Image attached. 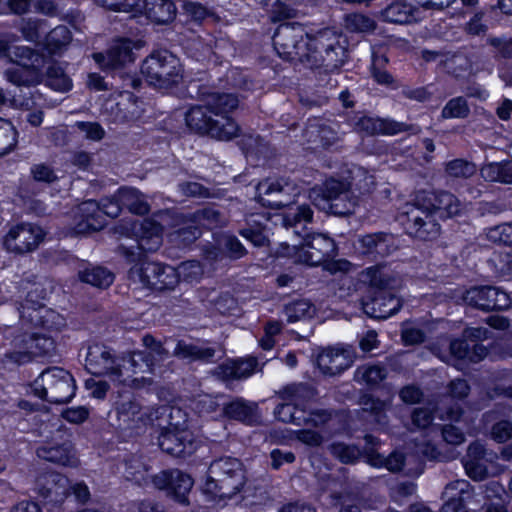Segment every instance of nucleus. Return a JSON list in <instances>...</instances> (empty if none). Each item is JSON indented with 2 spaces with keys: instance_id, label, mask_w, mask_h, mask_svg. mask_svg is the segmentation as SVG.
<instances>
[{
  "instance_id": "nucleus-1",
  "label": "nucleus",
  "mask_w": 512,
  "mask_h": 512,
  "mask_svg": "<svg viewBox=\"0 0 512 512\" xmlns=\"http://www.w3.org/2000/svg\"><path fill=\"white\" fill-rule=\"evenodd\" d=\"M147 352H133L128 356L116 357L111 351L100 344L89 346L86 356V368L93 374L107 377L117 386L128 388H143L151 384V379L145 373L153 370L154 362L164 359L165 349L152 336L143 337Z\"/></svg>"
},
{
  "instance_id": "nucleus-2",
  "label": "nucleus",
  "mask_w": 512,
  "mask_h": 512,
  "mask_svg": "<svg viewBox=\"0 0 512 512\" xmlns=\"http://www.w3.org/2000/svg\"><path fill=\"white\" fill-rule=\"evenodd\" d=\"M339 39L340 35L330 28L312 35L301 25L286 23L277 28L273 44L283 59H298L311 67L324 65L327 69H333L341 66L345 60V50Z\"/></svg>"
},
{
  "instance_id": "nucleus-3",
  "label": "nucleus",
  "mask_w": 512,
  "mask_h": 512,
  "mask_svg": "<svg viewBox=\"0 0 512 512\" xmlns=\"http://www.w3.org/2000/svg\"><path fill=\"white\" fill-rule=\"evenodd\" d=\"M460 211L461 204L452 194L421 191L415 195L414 203L400 209L398 220L410 235L432 240L440 231L436 218L452 217Z\"/></svg>"
},
{
  "instance_id": "nucleus-4",
  "label": "nucleus",
  "mask_w": 512,
  "mask_h": 512,
  "mask_svg": "<svg viewBox=\"0 0 512 512\" xmlns=\"http://www.w3.org/2000/svg\"><path fill=\"white\" fill-rule=\"evenodd\" d=\"M238 106V99L231 94L213 93L208 96L205 106H195L186 113L189 128L207 133L219 140H230L237 136L238 125L228 113Z\"/></svg>"
},
{
  "instance_id": "nucleus-5",
  "label": "nucleus",
  "mask_w": 512,
  "mask_h": 512,
  "mask_svg": "<svg viewBox=\"0 0 512 512\" xmlns=\"http://www.w3.org/2000/svg\"><path fill=\"white\" fill-rule=\"evenodd\" d=\"M245 473L242 464L235 458H221L214 461L208 470V476L202 485L203 493L217 505L233 499L242 491Z\"/></svg>"
},
{
  "instance_id": "nucleus-6",
  "label": "nucleus",
  "mask_w": 512,
  "mask_h": 512,
  "mask_svg": "<svg viewBox=\"0 0 512 512\" xmlns=\"http://www.w3.org/2000/svg\"><path fill=\"white\" fill-rule=\"evenodd\" d=\"M285 255L294 259L295 262L307 265H318L324 263L325 270L331 274L349 273L353 266L345 259L325 260L335 251L334 240L324 234L307 235L303 242L292 247L286 246Z\"/></svg>"
},
{
  "instance_id": "nucleus-7",
  "label": "nucleus",
  "mask_w": 512,
  "mask_h": 512,
  "mask_svg": "<svg viewBox=\"0 0 512 512\" xmlns=\"http://www.w3.org/2000/svg\"><path fill=\"white\" fill-rule=\"evenodd\" d=\"M8 55L14 66L7 70L6 76L11 83L21 85H32L40 82L44 58L25 46H8L7 41L0 39V57Z\"/></svg>"
},
{
  "instance_id": "nucleus-8",
  "label": "nucleus",
  "mask_w": 512,
  "mask_h": 512,
  "mask_svg": "<svg viewBox=\"0 0 512 512\" xmlns=\"http://www.w3.org/2000/svg\"><path fill=\"white\" fill-rule=\"evenodd\" d=\"M310 395L311 391L303 385L287 387L281 395L283 403L278 404L275 408L276 418L282 422L296 425L318 426L326 423L330 415L325 411L312 412L309 417L306 416V411L301 406Z\"/></svg>"
},
{
  "instance_id": "nucleus-9",
  "label": "nucleus",
  "mask_w": 512,
  "mask_h": 512,
  "mask_svg": "<svg viewBox=\"0 0 512 512\" xmlns=\"http://www.w3.org/2000/svg\"><path fill=\"white\" fill-rule=\"evenodd\" d=\"M35 396L51 403H66L75 395L76 385L72 375L59 367L43 371L31 384Z\"/></svg>"
},
{
  "instance_id": "nucleus-10",
  "label": "nucleus",
  "mask_w": 512,
  "mask_h": 512,
  "mask_svg": "<svg viewBox=\"0 0 512 512\" xmlns=\"http://www.w3.org/2000/svg\"><path fill=\"white\" fill-rule=\"evenodd\" d=\"M349 186V183L329 179L323 187L312 188L309 198L319 210L339 216L348 215L356 207V199L352 197Z\"/></svg>"
},
{
  "instance_id": "nucleus-11",
  "label": "nucleus",
  "mask_w": 512,
  "mask_h": 512,
  "mask_svg": "<svg viewBox=\"0 0 512 512\" xmlns=\"http://www.w3.org/2000/svg\"><path fill=\"white\" fill-rule=\"evenodd\" d=\"M141 72L150 85L160 89L177 84L183 76L180 60L166 50L154 52L147 57Z\"/></svg>"
},
{
  "instance_id": "nucleus-12",
  "label": "nucleus",
  "mask_w": 512,
  "mask_h": 512,
  "mask_svg": "<svg viewBox=\"0 0 512 512\" xmlns=\"http://www.w3.org/2000/svg\"><path fill=\"white\" fill-rule=\"evenodd\" d=\"M122 207L118 193L112 199L104 200L101 206L93 200L85 201L73 211L71 229L75 233L99 230L105 225L104 216L117 217Z\"/></svg>"
},
{
  "instance_id": "nucleus-13",
  "label": "nucleus",
  "mask_w": 512,
  "mask_h": 512,
  "mask_svg": "<svg viewBox=\"0 0 512 512\" xmlns=\"http://www.w3.org/2000/svg\"><path fill=\"white\" fill-rule=\"evenodd\" d=\"M170 422L161 431L158 443L160 448L173 456L181 457L189 455L196 450V442L193 433L188 429L187 421L180 422L182 411L178 408H171Z\"/></svg>"
},
{
  "instance_id": "nucleus-14",
  "label": "nucleus",
  "mask_w": 512,
  "mask_h": 512,
  "mask_svg": "<svg viewBox=\"0 0 512 512\" xmlns=\"http://www.w3.org/2000/svg\"><path fill=\"white\" fill-rule=\"evenodd\" d=\"M129 279L135 288L164 290L172 289L178 284L179 274L174 267L144 262L130 270Z\"/></svg>"
},
{
  "instance_id": "nucleus-15",
  "label": "nucleus",
  "mask_w": 512,
  "mask_h": 512,
  "mask_svg": "<svg viewBox=\"0 0 512 512\" xmlns=\"http://www.w3.org/2000/svg\"><path fill=\"white\" fill-rule=\"evenodd\" d=\"M166 408L160 407L153 412L149 408H142L135 400L124 401L116 408L117 428L129 431L131 435H138L144 432L149 425H153V415L158 419L163 415Z\"/></svg>"
},
{
  "instance_id": "nucleus-16",
  "label": "nucleus",
  "mask_w": 512,
  "mask_h": 512,
  "mask_svg": "<svg viewBox=\"0 0 512 512\" xmlns=\"http://www.w3.org/2000/svg\"><path fill=\"white\" fill-rule=\"evenodd\" d=\"M496 459L495 452L486 450L479 442H474L469 445L462 462L466 474L471 479L482 481L488 476H494L502 472V469L496 463Z\"/></svg>"
},
{
  "instance_id": "nucleus-17",
  "label": "nucleus",
  "mask_w": 512,
  "mask_h": 512,
  "mask_svg": "<svg viewBox=\"0 0 512 512\" xmlns=\"http://www.w3.org/2000/svg\"><path fill=\"white\" fill-rule=\"evenodd\" d=\"M45 237L44 230L32 223L12 225L3 238L4 247L11 252L26 253L38 247Z\"/></svg>"
},
{
  "instance_id": "nucleus-18",
  "label": "nucleus",
  "mask_w": 512,
  "mask_h": 512,
  "mask_svg": "<svg viewBox=\"0 0 512 512\" xmlns=\"http://www.w3.org/2000/svg\"><path fill=\"white\" fill-rule=\"evenodd\" d=\"M299 188L286 179H267L257 186L259 202L263 206L280 208L289 205L299 194Z\"/></svg>"
},
{
  "instance_id": "nucleus-19",
  "label": "nucleus",
  "mask_w": 512,
  "mask_h": 512,
  "mask_svg": "<svg viewBox=\"0 0 512 512\" xmlns=\"http://www.w3.org/2000/svg\"><path fill=\"white\" fill-rule=\"evenodd\" d=\"M463 301L482 310L507 309L512 305L510 295L497 287H474L466 291Z\"/></svg>"
},
{
  "instance_id": "nucleus-20",
  "label": "nucleus",
  "mask_w": 512,
  "mask_h": 512,
  "mask_svg": "<svg viewBox=\"0 0 512 512\" xmlns=\"http://www.w3.org/2000/svg\"><path fill=\"white\" fill-rule=\"evenodd\" d=\"M154 486L164 490L168 495L181 503H185L194 481L190 475L179 470L161 471L152 477Z\"/></svg>"
},
{
  "instance_id": "nucleus-21",
  "label": "nucleus",
  "mask_w": 512,
  "mask_h": 512,
  "mask_svg": "<svg viewBox=\"0 0 512 512\" xmlns=\"http://www.w3.org/2000/svg\"><path fill=\"white\" fill-rule=\"evenodd\" d=\"M218 216V212L214 209H204L193 214L192 218L189 220L183 218V226L169 235L170 240L178 246H186L200 235L196 224L211 227L217 222Z\"/></svg>"
},
{
  "instance_id": "nucleus-22",
  "label": "nucleus",
  "mask_w": 512,
  "mask_h": 512,
  "mask_svg": "<svg viewBox=\"0 0 512 512\" xmlns=\"http://www.w3.org/2000/svg\"><path fill=\"white\" fill-rule=\"evenodd\" d=\"M140 45L128 39L114 40L106 54L95 53L93 58L102 69H116L134 60V50Z\"/></svg>"
},
{
  "instance_id": "nucleus-23",
  "label": "nucleus",
  "mask_w": 512,
  "mask_h": 512,
  "mask_svg": "<svg viewBox=\"0 0 512 512\" xmlns=\"http://www.w3.org/2000/svg\"><path fill=\"white\" fill-rule=\"evenodd\" d=\"M23 325H31L33 328L42 327L49 333L60 329L64 325L63 317L44 306L23 305L20 311Z\"/></svg>"
},
{
  "instance_id": "nucleus-24",
  "label": "nucleus",
  "mask_w": 512,
  "mask_h": 512,
  "mask_svg": "<svg viewBox=\"0 0 512 512\" xmlns=\"http://www.w3.org/2000/svg\"><path fill=\"white\" fill-rule=\"evenodd\" d=\"M354 361L350 347H331L324 349L317 357V365L323 374L335 375L349 368Z\"/></svg>"
},
{
  "instance_id": "nucleus-25",
  "label": "nucleus",
  "mask_w": 512,
  "mask_h": 512,
  "mask_svg": "<svg viewBox=\"0 0 512 512\" xmlns=\"http://www.w3.org/2000/svg\"><path fill=\"white\" fill-rule=\"evenodd\" d=\"M54 349V340L51 334L46 335L33 331L29 339H23L19 343V351L10 357L17 363H23L31 357L43 356Z\"/></svg>"
},
{
  "instance_id": "nucleus-26",
  "label": "nucleus",
  "mask_w": 512,
  "mask_h": 512,
  "mask_svg": "<svg viewBox=\"0 0 512 512\" xmlns=\"http://www.w3.org/2000/svg\"><path fill=\"white\" fill-rule=\"evenodd\" d=\"M130 232L135 237L138 249L144 252H154L162 244V228L152 219L131 223Z\"/></svg>"
},
{
  "instance_id": "nucleus-27",
  "label": "nucleus",
  "mask_w": 512,
  "mask_h": 512,
  "mask_svg": "<svg viewBox=\"0 0 512 512\" xmlns=\"http://www.w3.org/2000/svg\"><path fill=\"white\" fill-rule=\"evenodd\" d=\"M39 458L68 467L79 463L76 452L68 439L60 443H47L37 449Z\"/></svg>"
},
{
  "instance_id": "nucleus-28",
  "label": "nucleus",
  "mask_w": 512,
  "mask_h": 512,
  "mask_svg": "<svg viewBox=\"0 0 512 512\" xmlns=\"http://www.w3.org/2000/svg\"><path fill=\"white\" fill-rule=\"evenodd\" d=\"M473 491L467 480L450 482L443 492L445 503L442 512H468L464 503L472 497Z\"/></svg>"
},
{
  "instance_id": "nucleus-29",
  "label": "nucleus",
  "mask_w": 512,
  "mask_h": 512,
  "mask_svg": "<svg viewBox=\"0 0 512 512\" xmlns=\"http://www.w3.org/2000/svg\"><path fill=\"white\" fill-rule=\"evenodd\" d=\"M38 492L49 502L60 503L69 493V480L59 473H48L39 477Z\"/></svg>"
},
{
  "instance_id": "nucleus-30",
  "label": "nucleus",
  "mask_w": 512,
  "mask_h": 512,
  "mask_svg": "<svg viewBox=\"0 0 512 512\" xmlns=\"http://www.w3.org/2000/svg\"><path fill=\"white\" fill-rule=\"evenodd\" d=\"M360 281L379 291L397 288L401 280L387 265H375L366 268L360 274Z\"/></svg>"
},
{
  "instance_id": "nucleus-31",
  "label": "nucleus",
  "mask_w": 512,
  "mask_h": 512,
  "mask_svg": "<svg viewBox=\"0 0 512 512\" xmlns=\"http://www.w3.org/2000/svg\"><path fill=\"white\" fill-rule=\"evenodd\" d=\"M364 312L372 318L387 319L397 313L401 307V301L395 295L388 294L384 290L371 302H363Z\"/></svg>"
},
{
  "instance_id": "nucleus-32",
  "label": "nucleus",
  "mask_w": 512,
  "mask_h": 512,
  "mask_svg": "<svg viewBox=\"0 0 512 512\" xmlns=\"http://www.w3.org/2000/svg\"><path fill=\"white\" fill-rule=\"evenodd\" d=\"M145 14L156 23H168L174 19L176 7L171 0H139L136 14Z\"/></svg>"
},
{
  "instance_id": "nucleus-33",
  "label": "nucleus",
  "mask_w": 512,
  "mask_h": 512,
  "mask_svg": "<svg viewBox=\"0 0 512 512\" xmlns=\"http://www.w3.org/2000/svg\"><path fill=\"white\" fill-rule=\"evenodd\" d=\"M355 127L358 131L369 135H395L406 129V126L403 123L396 122L391 119H382L370 116L359 117L355 123Z\"/></svg>"
},
{
  "instance_id": "nucleus-34",
  "label": "nucleus",
  "mask_w": 512,
  "mask_h": 512,
  "mask_svg": "<svg viewBox=\"0 0 512 512\" xmlns=\"http://www.w3.org/2000/svg\"><path fill=\"white\" fill-rule=\"evenodd\" d=\"M486 236L492 242L512 245V222L487 229ZM499 270L503 275L512 277V248L504 256H501Z\"/></svg>"
},
{
  "instance_id": "nucleus-35",
  "label": "nucleus",
  "mask_w": 512,
  "mask_h": 512,
  "mask_svg": "<svg viewBox=\"0 0 512 512\" xmlns=\"http://www.w3.org/2000/svg\"><path fill=\"white\" fill-rule=\"evenodd\" d=\"M258 369L254 357L231 360L218 367L217 375L223 380L245 379L253 375Z\"/></svg>"
},
{
  "instance_id": "nucleus-36",
  "label": "nucleus",
  "mask_w": 512,
  "mask_h": 512,
  "mask_svg": "<svg viewBox=\"0 0 512 512\" xmlns=\"http://www.w3.org/2000/svg\"><path fill=\"white\" fill-rule=\"evenodd\" d=\"M390 242V236L371 234L360 237L355 249L363 255L385 256L390 253Z\"/></svg>"
},
{
  "instance_id": "nucleus-37",
  "label": "nucleus",
  "mask_w": 512,
  "mask_h": 512,
  "mask_svg": "<svg viewBox=\"0 0 512 512\" xmlns=\"http://www.w3.org/2000/svg\"><path fill=\"white\" fill-rule=\"evenodd\" d=\"M118 197L123 207L135 214H145L149 208L143 196L134 188H121Z\"/></svg>"
},
{
  "instance_id": "nucleus-38",
  "label": "nucleus",
  "mask_w": 512,
  "mask_h": 512,
  "mask_svg": "<svg viewBox=\"0 0 512 512\" xmlns=\"http://www.w3.org/2000/svg\"><path fill=\"white\" fill-rule=\"evenodd\" d=\"M83 282L98 288H107L114 281V275L103 267H91L79 272Z\"/></svg>"
},
{
  "instance_id": "nucleus-39",
  "label": "nucleus",
  "mask_w": 512,
  "mask_h": 512,
  "mask_svg": "<svg viewBox=\"0 0 512 512\" xmlns=\"http://www.w3.org/2000/svg\"><path fill=\"white\" fill-rule=\"evenodd\" d=\"M315 313V307L308 300H297L285 306L284 315L288 322H296L310 318Z\"/></svg>"
},
{
  "instance_id": "nucleus-40",
  "label": "nucleus",
  "mask_w": 512,
  "mask_h": 512,
  "mask_svg": "<svg viewBox=\"0 0 512 512\" xmlns=\"http://www.w3.org/2000/svg\"><path fill=\"white\" fill-rule=\"evenodd\" d=\"M451 354L458 359L468 358L470 361L476 362L484 358L487 354L486 348L482 345H474L473 351L470 352L468 344L464 340H454L450 344Z\"/></svg>"
},
{
  "instance_id": "nucleus-41",
  "label": "nucleus",
  "mask_w": 512,
  "mask_h": 512,
  "mask_svg": "<svg viewBox=\"0 0 512 512\" xmlns=\"http://www.w3.org/2000/svg\"><path fill=\"white\" fill-rule=\"evenodd\" d=\"M17 143V131L13 124L0 118V156L12 151Z\"/></svg>"
},
{
  "instance_id": "nucleus-42",
  "label": "nucleus",
  "mask_w": 512,
  "mask_h": 512,
  "mask_svg": "<svg viewBox=\"0 0 512 512\" xmlns=\"http://www.w3.org/2000/svg\"><path fill=\"white\" fill-rule=\"evenodd\" d=\"M174 352L181 358L193 360H209L214 355V351L210 348H202L185 342H179L176 345Z\"/></svg>"
},
{
  "instance_id": "nucleus-43",
  "label": "nucleus",
  "mask_w": 512,
  "mask_h": 512,
  "mask_svg": "<svg viewBox=\"0 0 512 512\" xmlns=\"http://www.w3.org/2000/svg\"><path fill=\"white\" fill-rule=\"evenodd\" d=\"M46 84L50 88L59 92H66L71 89L72 83L63 69L58 66H49L47 69Z\"/></svg>"
},
{
  "instance_id": "nucleus-44",
  "label": "nucleus",
  "mask_w": 512,
  "mask_h": 512,
  "mask_svg": "<svg viewBox=\"0 0 512 512\" xmlns=\"http://www.w3.org/2000/svg\"><path fill=\"white\" fill-rule=\"evenodd\" d=\"M386 372L379 365H363L356 370L355 379L367 385H374L384 379Z\"/></svg>"
},
{
  "instance_id": "nucleus-45",
  "label": "nucleus",
  "mask_w": 512,
  "mask_h": 512,
  "mask_svg": "<svg viewBox=\"0 0 512 512\" xmlns=\"http://www.w3.org/2000/svg\"><path fill=\"white\" fill-rule=\"evenodd\" d=\"M297 439L300 442L304 443L308 446H318L321 444L323 437L321 434L314 430H301V431H285V435H283L280 440L281 443H286L290 440Z\"/></svg>"
},
{
  "instance_id": "nucleus-46",
  "label": "nucleus",
  "mask_w": 512,
  "mask_h": 512,
  "mask_svg": "<svg viewBox=\"0 0 512 512\" xmlns=\"http://www.w3.org/2000/svg\"><path fill=\"white\" fill-rule=\"evenodd\" d=\"M470 112L469 106L463 97L449 100L442 109V117L445 119L465 118Z\"/></svg>"
},
{
  "instance_id": "nucleus-47",
  "label": "nucleus",
  "mask_w": 512,
  "mask_h": 512,
  "mask_svg": "<svg viewBox=\"0 0 512 512\" xmlns=\"http://www.w3.org/2000/svg\"><path fill=\"white\" fill-rule=\"evenodd\" d=\"M370 465L378 468H386L389 471H398L402 468L404 458L400 453H392L389 457H383L380 454H371L369 456Z\"/></svg>"
},
{
  "instance_id": "nucleus-48",
  "label": "nucleus",
  "mask_w": 512,
  "mask_h": 512,
  "mask_svg": "<svg viewBox=\"0 0 512 512\" xmlns=\"http://www.w3.org/2000/svg\"><path fill=\"white\" fill-rule=\"evenodd\" d=\"M71 40V33L65 26L54 28L47 35V46L50 53H56Z\"/></svg>"
},
{
  "instance_id": "nucleus-49",
  "label": "nucleus",
  "mask_w": 512,
  "mask_h": 512,
  "mask_svg": "<svg viewBox=\"0 0 512 512\" xmlns=\"http://www.w3.org/2000/svg\"><path fill=\"white\" fill-rule=\"evenodd\" d=\"M383 17L386 21L392 23H409L412 20L409 8L402 3H394L383 11Z\"/></svg>"
},
{
  "instance_id": "nucleus-50",
  "label": "nucleus",
  "mask_w": 512,
  "mask_h": 512,
  "mask_svg": "<svg viewBox=\"0 0 512 512\" xmlns=\"http://www.w3.org/2000/svg\"><path fill=\"white\" fill-rule=\"evenodd\" d=\"M506 161L504 162H491L484 165L481 170V176L484 180L489 182H500L506 184L505 171Z\"/></svg>"
},
{
  "instance_id": "nucleus-51",
  "label": "nucleus",
  "mask_w": 512,
  "mask_h": 512,
  "mask_svg": "<svg viewBox=\"0 0 512 512\" xmlns=\"http://www.w3.org/2000/svg\"><path fill=\"white\" fill-rule=\"evenodd\" d=\"M177 272L179 274V280L194 282L198 281L203 275V268L197 261H188L181 263L177 268Z\"/></svg>"
},
{
  "instance_id": "nucleus-52",
  "label": "nucleus",
  "mask_w": 512,
  "mask_h": 512,
  "mask_svg": "<svg viewBox=\"0 0 512 512\" xmlns=\"http://www.w3.org/2000/svg\"><path fill=\"white\" fill-rule=\"evenodd\" d=\"M346 28L355 32H368L374 29V21L362 14H350L345 19Z\"/></svg>"
},
{
  "instance_id": "nucleus-53",
  "label": "nucleus",
  "mask_w": 512,
  "mask_h": 512,
  "mask_svg": "<svg viewBox=\"0 0 512 512\" xmlns=\"http://www.w3.org/2000/svg\"><path fill=\"white\" fill-rule=\"evenodd\" d=\"M476 171V168L473 164L457 159L447 163L446 172L451 177H463L467 178L473 175Z\"/></svg>"
},
{
  "instance_id": "nucleus-54",
  "label": "nucleus",
  "mask_w": 512,
  "mask_h": 512,
  "mask_svg": "<svg viewBox=\"0 0 512 512\" xmlns=\"http://www.w3.org/2000/svg\"><path fill=\"white\" fill-rule=\"evenodd\" d=\"M95 2L103 7L114 11L135 12L139 6V0H95Z\"/></svg>"
},
{
  "instance_id": "nucleus-55",
  "label": "nucleus",
  "mask_w": 512,
  "mask_h": 512,
  "mask_svg": "<svg viewBox=\"0 0 512 512\" xmlns=\"http://www.w3.org/2000/svg\"><path fill=\"white\" fill-rule=\"evenodd\" d=\"M226 413L241 421H248L252 413V407L241 400H236L226 407Z\"/></svg>"
},
{
  "instance_id": "nucleus-56",
  "label": "nucleus",
  "mask_w": 512,
  "mask_h": 512,
  "mask_svg": "<svg viewBox=\"0 0 512 512\" xmlns=\"http://www.w3.org/2000/svg\"><path fill=\"white\" fill-rule=\"evenodd\" d=\"M332 453L339 458L341 462L352 463L358 458L360 451L354 446L335 444L332 446Z\"/></svg>"
},
{
  "instance_id": "nucleus-57",
  "label": "nucleus",
  "mask_w": 512,
  "mask_h": 512,
  "mask_svg": "<svg viewBox=\"0 0 512 512\" xmlns=\"http://www.w3.org/2000/svg\"><path fill=\"white\" fill-rule=\"evenodd\" d=\"M266 6L271 12L274 20H280L282 18H289L293 16L294 10L292 9L291 1L283 2L282 0H274L271 5L266 4Z\"/></svg>"
},
{
  "instance_id": "nucleus-58",
  "label": "nucleus",
  "mask_w": 512,
  "mask_h": 512,
  "mask_svg": "<svg viewBox=\"0 0 512 512\" xmlns=\"http://www.w3.org/2000/svg\"><path fill=\"white\" fill-rule=\"evenodd\" d=\"M31 175L34 180L45 183H51L57 179L54 170L44 163L34 164L31 167Z\"/></svg>"
},
{
  "instance_id": "nucleus-59",
  "label": "nucleus",
  "mask_w": 512,
  "mask_h": 512,
  "mask_svg": "<svg viewBox=\"0 0 512 512\" xmlns=\"http://www.w3.org/2000/svg\"><path fill=\"white\" fill-rule=\"evenodd\" d=\"M219 244L227 250L229 257L238 259L245 254V249L240 241L234 236H224Z\"/></svg>"
},
{
  "instance_id": "nucleus-60",
  "label": "nucleus",
  "mask_w": 512,
  "mask_h": 512,
  "mask_svg": "<svg viewBox=\"0 0 512 512\" xmlns=\"http://www.w3.org/2000/svg\"><path fill=\"white\" fill-rule=\"evenodd\" d=\"M126 478L134 481L139 485L146 484V469L140 464L139 461H133L126 465Z\"/></svg>"
},
{
  "instance_id": "nucleus-61",
  "label": "nucleus",
  "mask_w": 512,
  "mask_h": 512,
  "mask_svg": "<svg viewBox=\"0 0 512 512\" xmlns=\"http://www.w3.org/2000/svg\"><path fill=\"white\" fill-rule=\"evenodd\" d=\"M312 210L309 206L302 205L297 208V212L294 213L293 218L289 215L282 217V221L285 226H293L301 222H310L312 219Z\"/></svg>"
},
{
  "instance_id": "nucleus-62",
  "label": "nucleus",
  "mask_w": 512,
  "mask_h": 512,
  "mask_svg": "<svg viewBox=\"0 0 512 512\" xmlns=\"http://www.w3.org/2000/svg\"><path fill=\"white\" fill-rule=\"evenodd\" d=\"M491 437L497 442H505L512 437V424L507 420L498 421L491 431Z\"/></svg>"
},
{
  "instance_id": "nucleus-63",
  "label": "nucleus",
  "mask_w": 512,
  "mask_h": 512,
  "mask_svg": "<svg viewBox=\"0 0 512 512\" xmlns=\"http://www.w3.org/2000/svg\"><path fill=\"white\" fill-rule=\"evenodd\" d=\"M331 497L336 501V504L341 505L339 512H360V507L357 504V500L352 494H332Z\"/></svg>"
},
{
  "instance_id": "nucleus-64",
  "label": "nucleus",
  "mask_w": 512,
  "mask_h": 512,
  "mask_svg": "<svg viewBox=\"0 0 512 512\" xmlns=\"http://www.w3.org/2000/svg\"><path fill=\"white\" fill-rule=\"evenodd\" d=\"M89 416V410L84 406L71 407L62 412V417L73 424L84 422Z\"/></svg>"
}]
</instances>
